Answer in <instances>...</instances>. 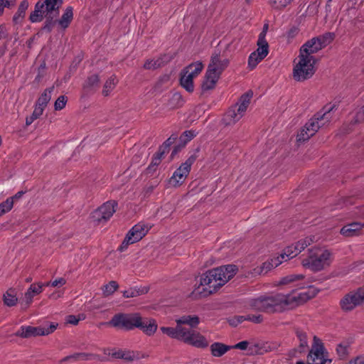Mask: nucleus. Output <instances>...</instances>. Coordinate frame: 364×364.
Segmentation results:
<instances>
[{
    "label": "nucleus",
    "instance_id": "nucleus-26",
    "mask_svg": "<svg viewBox=\"0 0 364 364\" xmlns=\"http://www.w3.org/2000/svg\"><path fill=\"white\" fill-rule=\"evenodd\" d=\"M257 46V49L254 52L256 53L257 55L266 57L269 53V46L265 40V31H262L259 35Z\"/></svg>",
    "mask_w": 364,
    "mask_h": 364
},
{
    "label": "nucleus",
    "instance_id": "nucleus-40",
    "mask_svg": "<svg viewBox=\"0 0 364 364\" xmlns=\"http://www.w3.org/2000/svg\"><path fill=\"white\" fill-rule=\"evenodd\" d=\"M292 0H270L269 4L274 9L282 10L287 6Z\"/></svg>",
    "mask_w": 364,
    "mask_h": 364
},
{
    "label": "nucleus",
    "instance_id": "nucleus-30",
    "mask_svg": "<svg viewBox=\"0 0 364 364\" xmlns=\"http://www.w3.org/2000/svg\"><path fill=\"white\" fill-rule=\"evenodd\" d=\"M304 278V276L301 274H290L282 278L278 284L286 285L289 284H294L295 287H299V288H302V286L296 284V282L302 280Z\"/></svg>",
    "mask_w": 364,
    "mask_h": 364
},
{
    "label": "nucleus",
    "instance_id": "nucleus-42",
    "mask_svg": "<svg viewBox=\"0 0 364 364\" xmlns=\"http://www.w3.org/2000/svg\"><path fill=\"white\" fill-rule=\"evenodd\" d=\"M236 319L237 321V323H242L243 321H250L253 323H259L262 322V318L261 315H252V316L248 315L247 316H237L236 318Z\"/></svg>",
    "mask_w": 364,
    "mask_h": 364
},
{
    "label": "nucleus",
    "instance_id": "nucleus-41",
    "mask_svg": "<svg viewBox=\"0 0 364 364\" xmlns=\"http://www.w3.org/2000/svg\"><path fill=\"white\" fill-rule=\"evenodd\" d=\"M112 355L114 358H122V359H124V360H132V359H134L133 353H132L130 352H125V351L121 350H113L112 353Z\"/></svg>",
    "mask_w": 364,
    "mask_h": 364
},
{
    "label": "nucleus",
    "instance_id": "nucleus-22",
    "mask_svg": "<svg viewBox=\"0 0 364 364\" xmlns=\"http://www.w3.org/2000/svg\"><path fill=\"white\" fill-rule=\"evenodd\" d=\"M186 328L181 326L179 325H176V328H170V327H161V331L167 334L172 338H176L183 341L184 332Z\"/></svg>",
    "mask_w": 364,
    "mask_h": 364
},
{
    "label": "nucleus",
    "instance_id": "nucleus-31",
    "mask_svg": "<svg viewBox=\"0 0 364 364\" xmlns=\"http://www.w3.org/2000/svg\"><path fill=\"white\" fill-rule=\"evenodd\" d=\"M168 60L169 58L166 55L157 59H148L144 64V68L147 70L156 69L161 67Z\"/></svg>",
    "mask_w": 364,
    "mask_h": 364
},
{
    "label": "nucleus",
    "instance_id": "nucleus-9",
    "mask_svg": "<svg viewBox=\"0 0 364 364\" xmlns=\"http://www.w3.org/2000/svg\"><path fill=\"white\" fill-rule=\"evenodd\" d=\"M331 360L328 358V353L324 348L320 338L314 336L311 348L307 355L308 364H331Z\"/></svg>",
    "mask_w": 364,
    "mask_h": 364
},
{
    "label": "nucleus",
    "instance_id": "nucleus-43",
    "mask_svg": "<svg viewBox=\"0 0 364 364\" xmlns=\"http://www.w3.org/2000/svg\"><path fill=\"white\" fill-rule=\"evenodd\" d=\"M118 289V284L116 282L112 281L102 288L103 294L109 296L112 294Z\"/></svg>",
    "mask_w": 364,
    "mask_h": 364
},
{
    "label": "nucleus",
    "instance_id": "nucleus-56",
    "mask_svg": "<svg viewBox=\"0 0 364 364\" xmlns=\"http://www.w3.org/2000/svg\"><path fill=\"white\" fill-rule=\"evenodd\" d=\"M176 139V136H171L169 137L163 144V146L166 149L169 147L172 143L174 141V140Z\"/></svg>",
    "mask_w": 364,
    "mask_h": 364
},
{
    "label": "nucleus",
    "instance_id": "nucleus-1",
    "mask_svg": "<svg viewBox=\"0 0 364 364\" xmlns=\"http://www.w3.org/2000/svg\"><path fill=\"white\" fill-rule=\"evenodd\" d=\"M317 292L309 289L298 292L293 290L289 294H277L250 299L249 306L252 310L265 312H282L296 307L313 298Z\"/></svg>",
    "mask_w": 364,
    "mask_h": 364
},
{
    "label": "nucleus",
    "instance_id": "nucleus-39",
    "mask_svg": "<svg viewBox=\"0 0 364 364\" xmlns=\"http://www.w3.org/2000/svg\"><path fill=\"white\" fill-rule=\"evenodd\" d=\"M265 57H262L260 55H257V54L255 52L252 53L248 59V66L251 69H254L257 64L261 62Z\"/></svg>",
    "mask_w": 364,
    "mask_h": 364
},
{
    "label": "nucleus",
    "instance_id": "nucleus-53",
    "mask_svg": "<svg viewBox=\"0 0 364 364\" xmlns=\"http://www.w3.org/2000/svg\"><path fill=\"white\" fill-rule=\"evenodd\" d=\"M336 351L341 358H343L348 353L347 346L343 344H339L336 348Z\"/></svg>",
    "mask_w": 364,
    "mask_h": 364
},
{
    "label": "nucleus",
    "instance_id": "nucleus-25",
    "mask_svg": "<svg viewBox=\"0 0 364 364\" xmlns=\"http://www.w3.org/2000/svg\"><path fill=\"white\" fill-rule=\"evenodd\" d=\"M140 323L138 328H141L146 335H153L157 329V324L154 320L142 319L140 317Z\"/></svg>",
    "mask_w": 364,
    "mask_h": 364
},
{
    "label": "nucleus",
    "instance_id": "nucleus-2",
    "mask_svg": "<svg viewBox=\"0 0 364 364\" xmlns=\"http://www.w3.org/2000/svg\"><path fill=\"white\" fill-rule=\"evenodd\" d=\"M235 265L229 264L209 270L197 280L193 294L200 297L209 296L231 279L237 272Z\"/></svg>",
    "mask_w": 364,
    "mask_h": 364
},
{
    "label": "nucleus",
    "instance_id": "nucleus-52",
    "mask_svg": "<svg viewBox=\"0 0 364 364\" xmlns=\"http://www.w3.org/2000/svg\"><path fill=\"white\" fill-rule=\"evenodd\" d=\"M16 0H0V16L4 13L6 7H10L15 4Z\"/></svg>",
    "mask_w": 364,
    "mask_h": 364
},
{
    "label": "nucleus",
    "instance_id": "nucleus-13",
    "mask_svg": "<svg viewBox=\"0 0 364 364\" xmlns=\"http://www.w3.org/2000/svg\"><path fill=\"white\" fill-rule=\"evenodd\" d=\"M56 329V325L51 323L48 327H34L31 326H22L15 333L21 338H30L38 336H47Z\"/></svg>",
    "mask_w": 364,
    "mask_h": 364
},
{
    "label": "nucleus",
    "instance_id": "nucleus-38",
    "mask_svg": "<svg viewBox=\"0 0 364 364\" xmlns=\"http://www.w3.org/2000/svg\"><path fill=\"white\" fill-rule=\"evenodd\" d=\"M296 334L299 341V347L301 350H304L309 346L307 335L304 331L301 330H297Z\"/></svg>",
    "mask_w": 364,
    "mask_h": 364
},
{
    "label": "nucleus",
    "instance_id": "nucleus-63",
    "mask_svg": "<svg viewBox=\"0 0 364 364\" xmlns=\"http://www.w3.org/2000/svg\"><path fill=\"white\" fill-rule=\"evenodd\" d=\"M267 28H268V26H267V25H265V26H264V29H263V31H265V32H266V31H267Z\"/></svg>",
    "mask_w": 364,
    "mask_h": 364
},
{
    "label": "nucleus",
    "instance_id": "nucleus-55",
    "mask_svg": "<svg viewBox=\"0 0 364 364\" xmlns=\"http://www.w3.org/2000/svg\"><path fill=\"white\" fill-rule=\"evenodd\" d=\"M65 284V280L63 278H59L55 279L54 281L50 282V286L52 287H58L63 286Z\"/></svg>",
    "mask_w": 364,
    "mask_h": 364
},
{
    "label": "nucleus",
    "instance_id": "nucleus-54",
    "mask_svg": "<svg viewBox=\"0 0 364 364\" xmlns=\"http://www.w3.org/2000/svg\"><path fill=\"white\" fill-rule=\"evenodd\" d=\"M249 343L246 341H241L235 346H232V348H237L240 350H246L248 346Z\"/></svg>",
    "mask_w": 364,
    "mask_h": 364
},
{
    "label": "nucleus",
    "instance_id": "nucleus-47",
    "mask_svg": "<svg viewBox=\"0 0 364 364\" xmlns=\"http://www.w3.org/2000/svg\"><path fill=\"white\" fill-rule=\"evenodd\" d=\"M146 291H147V290H146V291L141 290V291L139 289H130L124 291L123 296L125 298H132V297L138 296L141 295V294L146 292Z\"/></svg>",
    "mask_w": 364,
    "mask_h": 364
},
{
    "label": "nucleus",
    "instance_id": "nucleus-14",
    "mask_svg": "<svg viewBox=\"0 0 364 364\" xmlns=\"http://www.w3.org/2000/svg\"><path fill=\"white\" fill-rule=\"evenodd\" d=\"M183 341L197 348H206L209 344V340L200 332L193 329H185Z\"/></svg>",
    "mask_w": 364,
    "mask_h": 364
},
{
    "label": "nucleus",
    "instance_id": "nucleus-32",
    "mask_svg": "<svg viewBox=\"0 0 364 364\" xmlns=\"http://www.w3.org/2000/svg\"><path fill=\"white\" fill-rule=\"evenodd\" d=\"M203 69V65L201 62L197 61L187 66L183 71L194 78L198 75V74Z\"/></svg>",
    "mask_w": 364,
    "mask_h": 364
},
{
    "label": "nucleus",
    "instance_id": "nucleus-37",
    "mask_svg": "<svg viewBox=\"0 0 364 364\" xmlns=\"http://www.w3.org/2000/svg\"><path fill=\"white\" fill-rule=\"evenodd\" d=\"M18 299L14 290L9 289L4 294V302L8 306H14L16 304Z\"/></svg>",
    "mask_w": 364,
    "mask_h": 364
},
{
    "label": "nucleus",
    "instance_id": "nucleus-36",
    "mask_svg": "<svg viewBox=\"0 0 364 364\" xmlns=\"http://www.w3.org/2000/svg\"><path fill=\"white\" fill-rule=\"evenodd\" d=\"M100 78L97 75L93 74L87 77L84 83L83 87L89 91L98 86Z\"/></svg>",
    "mask_w": 364,
    "mask_h": 364
},
{
    "label": "nucleus",
    "instance_id": "nucleus-61",
    "mask_svg": "<svg viewBox=\"0 0 364 364\" xmlns=\"http://www.w3.org/2000/svg\"><path fill=\"white\" fill-rule=\"evenodd\" d=\"M62 294H63L62 292L56 291V292H54V293L51 294L49 296V298H50L52 299H57L60 298L62 296Z\"/></svg>",
    "mask_w": 364,
    "mask_h": 364
},
{
    "label": "nucleus",
    "instance_id": "nucleus-28",
    "mask_svg": "<svg viewBox=\"0 0 364 364\" xmlns=\"http://www.w3.org/2000/svg\"><path fill=\"white\" fill-rule=\"evenodd\" d=\"M210 348L213 356L221 357L230 350L232 346L225 345L222 343L215 342L211 344Z\"/></svg>",
    "mask_w": 364,
    "mask_h": 364
},
{
    "label": "nucleus",
    "instance_id": "nucleus-44",
    "mask_svg": "<svg viewBox=\"0 0 364 364\" xmlns=\"http://www.w3.org/2000/svg\"><path fill=\"white\" fill-rule=\"evenodd\" d=\"M12 208V199L7 198L5 201L0 203V216L10 211Z\"/></svg>",
    "mask_w": 364,
    "mask_h": 364
},
{
    "label": "nucleus",
    "instance_id": "nucleus-11",
    "mask_svg": "<svg viewBox=\"0 0 364 364\" xmlns=\"http://www.w3.org/2000/svg\"><path fill=\"white\" fill-rule=\"evenodd\" d=\"M150 227L144 223H138L135 225L127 232L122 244L119 247L120 251H124L127 247L141 240L149 232Z\"/></svg>",
    "mask_w": 364,
    "mask_h": 364
},
{
    "label": "nucleus",
    "instance_id": "nucleus-8",
    "mask_svg": "<svg viewBox=\"0 0 364 364\" xmlns=\"http://www.w3.org/2000/svg\"><path fill=\"white\" fill-rule=\"evenodd\" d=\"M62 4L63 0H39L36 4L34 11L30 16V20L32 22H38L43 16L52 18L58 14Z\"/></svg>",
    "mask_w": 364,
    "mask_h": 364
},
{
    "label": "nucleus",
    "instance_id": "nucleus-64",
    "mask_svg": "<svg viewBox=\"0 0 364 364\" xmlns=\"http://www.w3.org/2000/svg\"><path fill=\"white\" fill-rule=\"evenodd\" d=\"M43 284H44V287L45 286H50V282H48L46 284L43 283Z\"/></svg>",
    "mask_w": 364,
    "mask_h": 364
},
{
    "label": "nucleus",
    "instance_id": "nucleus-27",
    "mask_svg": "<svg viewBox=\"0 0 364 364\" xmlns=\"http://www.w3.org/2000/svg\"><path fill=\"white\" fill-rule=\"evenodd\" d=\"M53 87L47 88L44 90V92L41 94L40 97L38 98L36 107L37 108H41L42 111L43 112L45 108L46 107L48 103L51 99L52 92L53 91Z\"/></svg>",
    "mask_w": 364,
    "mask_h": 364
},
{
    "label": "nucleus",
    "instance_id": "nucleus-23",
    "mask_svg": "<svg viewBox=\"0 0 364 364\" xmlns=\"http://www.w3.org/2000/svg\"><path fill=\"white\" fill-rule=\"evenodd\" d=\"M176 323L181 326L187 325L191 328H196L200 323V318L196 315H183L176 318Z\"/></svg>",
    "mask_w": 364,
    "mask_h": 364
},
{
    "label": "nucleus",
    "instance_id": "nucleus-16",
    "mask_svg": "<svg viewBox=\"0 0 364 364\" xmlns=\"http://www.w3.org/2000/svg\"><path fill=\"white\" fill-rule=\"evenodd\" d=\"M73 19V9L71 6H68L65 9L62 16L59 20L55 21L53 22L50 21L46 24V28H47L48 30L50 31L55 26H57L58 29L65 30L69 26Z\"/></svg>",
    "mask_w": 364,
    "mask_h": 364
},
{
    "label": "nucleus",
    "instance_id": "nucleus-62",
    "mask_svg": "<svg viewBox=\"0 0 364 364\" xmlns=\"http://www.w3.org/2000/svg\"><path fill=\"white\" fill-rule=\"evenodd\" d=\"M360 115H364V106L362 108L361 112L358 114V116H360Z\"/></svg>",
    "mask_w": 364,
    "mask_h": 364
},
{
    "label": "nucleus",
    "instance_id": "nucleus-34",
    "mask_svg": "<svg viewBox=\"0 0 364 364\" xmlns=\"http://www.w3.org/2000/svg\"><path fill=\"white\" fill-rule=\"evenodd\" d=\"M193 79V77L186 74L184 71L182 72L181 85L189 92H193L194 89Z\"/></svg>",
    "mask_w": 364,
    "mask_h": 364
},
{
    "label": "nucleus",
    "instance_id": "nucleus-48",
    "mask_svg": "<svg viewBox=\"0 0 364 364\" xmlns=\"http://www.w3.org/2000/svg\"><path fill=\"white\" fill-rule=\"evenodd\" d=\"M82 357H85L84 354H81V353L73 354L71 355L66 356L64 358H63L62 360H60V364L70 363H73V362L77 360V359H79L80 358H82Z\"/></svg>",
    "mask_w": 364,
    "mask_h": 364
},
{
    "label": "nucleus",
    "instance_id": "nucleus-3",
    "mask_svg": "<svg viewBox=\"0 0 364 364\" xmlns=\"http://www.w3.org/2000/svg\"><path fill=\"white\" fill-rule=\"evenodd\" d=\"M333 106H326L306 123L298 133L296 139L299 142H304L313 136L318 130L328 124L333 118L331 111Z\"/></svg>",
    "mask_w": 364,
    "mask_h": 364
},
{
    "label": "nucleus",
    "instance_id": "nucleus-51",
    "mask_svg": "<svg viewBox=\"0 0 364 364\" xmlns=\"http://www.w3.org/2000/svg\"><path fill=\"white\" fill-rule=\"evenodd\" d=\"M85 318V316L83 314L79 315L78 316L74 315H69L66 317V322L68 323H70L73 325H77L80 320Z\"/></svg>",
    "mask_w": 364,
    "mask_h": 364
},
{
    "label": "nucleus",
    "instance_id": "nucleus-58",
    "mask_svg": "<svg viewBox=\"0 0 364 364\" xmlns=\"http://www.w3.org/2000/svg\"><path fill=\"white\" fill-rule=\"evenodd\" d=\"M356 291L358 294V296L361 300L362 304H364V285L362 287L358 289Z\"/></svg>",
    "mask_w": 364,
    "mask_h": 364
},
{
    "label": "nucleus",
    "instance_id": "nucleus-21",
    "mask_svg": "<svg viewBox=\"0 0 364 364\" xmlns=\"http://www.w3.org/2000/svg\"><path fill=\"white\" fill-rule=\"evenodd\" d=\"M321 50V48L317 45L315 39L312 38L300 48L299 52L308 56H314L313 54Z\"/></svg>",
    "mask_w": 364,
    "mask_h": 364
},
{
    "label": "nucleus",
    "instance_id": "nucleus-57",
    "mask_svg": "<svg viewBox=\"0 0 364 364\" xmlns=\"http://www.w3.org/2000/svg\"><path fill=\"white\" fill-rule=\"evenodd\" d=\"M7 30L4 25H0V40L6 37Z\"/></svg>",
    "mask_w": 364,
    "mask_h": 364
},
{
    "label": "nucleus",
    "instance_id": "nucleus-17",
    "mask_svg": "<svg viewBox=\"0 0 364 364\" xmlns=\"http://www.w3.org/2000/svg\"><path fill=\"white\" fill-rule=\"evenodd\" d=\"M363 304L357 291L346 294L340 301V306L344 311H351L356 306Z\"/></svg>",
    "mask_w": 364,
    "mask_h": 364
},
{
    "label": "nucleus",
    "instance_id": "nucleus-4",
    "mask_svg": "<svg viewBox=\"0 0 364 364\" xmlns=\"http://www.w3.org/2000/svg\"><path fill=\"white\" fill-rule=\"evenodd\" d=\"M314 241V237L309 236L299 240L294 244L287 246L279 255L274 257L264 262L262 267V271L267 272L271 269L278 267L283 262L296 257L306 247L312 244Z\"/></svg>",
    "mask_w": 364,
    "mask_h": 364
},
{
    "label": "nucleus",
    "instance_id": "nucleus-59",
    "mask_svg": "<svg viewBox=\"0 0 364 364\" xmlns=\"http://www.w3.org/2000/svg\"><path fill=\"white\" fill-rule=\"evenodd\" d=\"M23 194H24L23 191H18L14 196L10 197L9 198L12 199V205H14V200L21 198Z\"/></svg>",
    "mask_w": 364,
    "mask_h": 364
},
{
    "label": "nucleus",
    "instance_id": "nucleus-29",
    "mask_svg": "<svg viewBox=\"0 0 364 364\" xmlns=\"http://www.w3.org/2000/svg\"><path fill=\"white\" fill-rule=\"evenodd\" d=\"M335 35L333 33H325L323 35L314 37L315 39L317 45L319 46V47L323 49V48L326 47L328 45H329L333 40L334 39Z\"/></svg>",
    "mask_w": 364,
    "mask_h": 364
},
{
    "label": "nucleus",
    "instance_id": "nucleus-19",
    "mask_svg": "<svg viewBox=\"0 0 364 364\" xmlns=\"http://www.w3.org/2000/svg\"><path fill=\"white\" fill-rule=\"evenodd\" d=\"M43 287L44 284L41 282L31 284L24 294L23 302L25 303L26 306L30 305L33 301V298L43 291Z\"/></svg>",
    "mask_w": 364,
    "mask_h": 364
},
{
    "label": "nucleus",
    "instance_id": "nucleus-7",
    "mask_svg": "<svg viewBox=\"0 0 364 364\" xmlns=\"http://www.w3.org/2000/svg\"><path fill=\"white\" fill-rule=\"evenodd\" d=\"M315 56H308L299 52L294 60L293 77L296 81H304L311 78L315 73Z\"/></svg>",
    "mask_w": 364,
    "mask_h": 364
},
{
    "label": "nucleus",
    "instance_id": "nucleus-18",
    "mask_svg": "<svg viewBox=\"0 0 364 364\" xmlns=\"http://www.w3.org/2000/svg\"><path fill=\"white\" fill-rule=\"evenodd\" d=\"M364 228V223H352L343 226L341 229V234L344 237H354L361 234Z\"/></svg>",
    "mask_w": 364,
    "mask_h": 364
},
{
    "label": "nucleus",
    "instance_id": "nucleus-12",
    "mask_svg": "<svg viewBox=\"0 0 364 364\" xmlns=\"http://www.w3.org/2000/svg\"><path fill=\"white\" fill-rule=\"evenodd\" d=\"M195 159V156H191L174 171L173 176L169 180V184L171 186L178 187L185 181Z\"/></svg>",
    "mask_w": 364,
    "mask_h": 364
},
{
    "label": "nucleus",
    "instance_id": "nucleus-24",
    "mask_svg": "<svg viewBox=\"0 0 364 364\" xmlns=\"http://www.w3.org/2000/svg\"><path fill=\"white\" fill-rule=\"evenodd\" d=\"M252 95L253 92L251 90H249L240 97L237 103L234 105L237 109V111H240V113L245 114L250 103Z\"/></svg>",
    "mask_w": 364,
    "mask_h": 364
},
{
    "label": "nucleus",
    "instance_id": "nucleus-15",
    "mask_svg": "<svg viewBox=\"0 0 364 364\" xmlns=\"http://www.w3.org/2000/svg\"><path fill=\"white\" fill-rule=\"evenodd\" d=\"M116 205L117 203L114 201H108L104 203L93 213L92 218L98 222L107 221L115 212Z\"/></svg>",
    "mask_w": 364,
    "mask_h": 364
},
{
    "label": "nucleus",
    "instance_id": "nucleus-10",
    "mask_svg": "<svg viewBox=\"0 0 364 364\" xmlns=\"http://www.w3.org/2000/svg\"><path fill=\"white\" fill-rule=\"evenodd\" d=\"M108 324L127 330L132 329L140 326V316L136 314H119L113 316Z\"/></svg>",
    "mask_w": 364,
    "mask_h": 364
},
{
    "label": "nucleus",
    "instance_id": "nucleus-20",
    "mask_svg": "<svg viewBox=\"0 0 364 364\" xmlns=\"http://www.w3.org/2000/svg\"><path fill=\"white\" fill-rule=\"evenodd\" d=\"M244 114L237 111V109L232 106L225 113L223 117V122L226 125H233L237 123Z\"/></svg>",
    "mask_w": 364,
    "mask_h": 364
},
{
    "label": "nucleus",
    "instance_id": "nucleus-5",
    "mask_svg": "<svg viewBox=\"0 0 364 364\" xmlns=\"http://www.w3.org/2000/svg\"><path fill=\"white\" fill-rule=\"evenodd\" d=\"M332 252L322 247H314L309 250V255L304 258L301 264L304 267L313 272H319L328 267L333 262Z\"/></svg>",
    "mask_w": 364,
    "mask_h": 364
},
{
    "label": "nucleus",
    "instance_id": "nucleus-6",
    "mask_svg": "<svg viewBox=\"0 0 364 364\" xmlns=\"http://www.w3.org/2000/svg\"><path fill=\"white\" fill-rule=\"evenodd\" d=\"M228 64L229 60L224 56L218 53L212 55L202 84L203 90H209L214 88L220 75L228 67Z\"/></svg>",
    "mask_w": 364,
    "mask_h": 364
},
{
    "label": "nucleus",
    "instance_id": "nucleus-46",
    "mask_svg": "<svg viewBox=\"0 0 364 364\" xmlns=\"http://www.w3.org/2000/svg\"><path fill=\"white\" fill-rule=\"evenodd\" d=\"M196 135V133L195 132V131H186L180 136V141L183 143V145H185L187 142L191 141Z\"/></svg>",
    "mask_w": 364,
    "mask_h": 364
},
{
    "label": "nucleus",
    "instance_id": "nucleus-33",
    "mask_svg": "<svg viewBox=\"0 0 364 364\" xmlns=\"http://www.w3.org/2000/svg\"><path fill=\"white\" fill-rule=\"evenodd\" d=\"M28 2L26 0H23L20 4L17 12L15 14V15L13 17V21L15 23H18L22 21L25 16L26 11L27 10L28 7Z\"/></svg>",
    "mask_w": 364,
    "mask_h": 364
},
{
    "label": "nucleus",
    "instance_id": "nucleus-35",
    "mask_svg": "<svg viewBox=\"0 0 364 364\" xmlns=\"http://www.w3.org/2000/svg\"><path fill=\"white\" fill-rule=\"evenodd\" d=\"M117 83V80L114 75H112L110 77H109L104 85L102 95L105 96L109 95L110 92L114 89Z\"/></svg>",
    "mask_w": 364,
    "mask_h": 364
},
{
    "label": "nucleus",
    "instance_id": "nucleus-60",
    "mask_svg": "<svg viewBox=\"0 0 364 364\" xmlns=\"http://www.w3.org/2000/svg\"><path fill=\"white\" fill-rule=\"evenodd\" d=\"M298 33V30L296 28H292L291 29L289 30V33H288V36L289 38H293Z\"/></svg>",
    "mask_w": 364,
    "mask_h": 364
},
{
    "label": "nucleus",
    "instance_id": "nucleus-50",
    "mask_svg": "<svg viewBox=\"0 0 364 364\" xmlns=\"http://www.w3.org/2000/svg\"><path fill=\"white\" fill-rule=\"evenodd\" d=\"M67 98L66 97L61 95L60 96L56 101L55 102V110H61L63 109L66 105Z\"/></svg>",
    "mask_w": 364,
    "mask_h": 364
},
{
    "label": "nucleus",
    "instance_id": "nucleus-49",
    "mask_svg": "<svg viewBox=\"0 0 364 364\" xmlns=\"http://www.w3.org/2000/svg\"><path fill=\"white\" fill-rule=\"evenodd\" d=\"M163 154H164V152L159 153V154H156V156H155L154 157V159H152V161H151L150 166L148 167L149 171H155L156 170V168L159 166V164L161 162V156H162Z\"/></svg>",
    "mask_w": 364,
    "mask_h": 364
},
{
    "label": "nucleus",
    "instance_id": "nucleus-45",
    "mask_svg": "<svg viewBox=\"0 0 364 364\" xmlns=\"http://www.w3.org/2000/svg\"><path fill=\"white\" fill-rule=\"evenodd\" d=\"M43 112L42 111L41 108L40 109L35 107L33 114L30 117H27L26 119V125L31 124L34 120H36L43 114Z\"/></svg>",
    "mask_w": 364,
    "mask_h": 364
}]
</instances>
